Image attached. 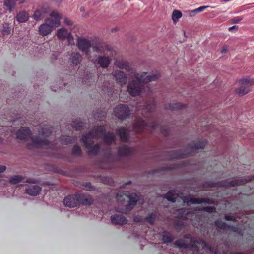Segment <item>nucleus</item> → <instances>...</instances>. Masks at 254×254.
Here are the masks:
<instances>
[{
	"label": "nucleus",
	"mask_w": 254,
	"mask_h": 254,
	"mask_svg": "<svg viewBox=\"0 0 254 254\" xmlns=\"http://www.w3.org/2000/svg\"><path fill=\"white\" fill-rule=\"evenodd\" d=\"M238 29V26H236V25H234V26L229 28V31H231L232 30L237 31Z\"/></svg>",
	"instance_id": "obj_61"
},
{
	"label": "nucleus",
	"mask_w": 254,
	"mask_h": 254,
	"mask_svg": "<svg viewBox=\"0 0 254 254\" xmlns=\"http://www.w3.org/2000/svg\"><path fill=\"white\" fill-rule=\"evenodd\" d=\"M228 51V48H227V47L226 46H224L223 47H222V49L221 50V53L222 54H225Z\"/></svg>",
	"instance_id": "obj_63"
},
{
	"label": "nucleus",
	"mask_w": 254,
	"mask_h": 254,
	"mask_svg": "<svg viewBox=\"0 0 254 254\" xmlns=\"http://www.w3.org/2000/svg\"><path fill=\"white\" fill-rule=\"evenodd\" d=\"M206 144L207 142L205 140L193 141L189 145V148L191 152H193L203 149Z\"/></svg>",
	"instance_id": "obj_22"
},
{
	"label": "nucleus",
	"mask_w": 254,
	"mask_h": 254,
	"mask_svg": "<svg viewBox=\"0 0 254 254\" xmlns=\"http://www.w3.org/2000/svg\"><path fill=\"white\" fill-rule=\"evenodd\" d=\"M183 226V223L181 221L177 222L175 226L176 228H181Z\"/></svg>",
	"instance_id": "obj_57"
},
{
	"label": "nucleus",
	"mask_w": 254,
	"mask_h": 254,
	"mask_svg": "<svg viewBox=\"0 0 254 254\" xmlns=\"http://www.w3.org/2000/svg\"><path fill=\"white\" fill-rule=\"evenodd\" d=\"M111 221L115 225H123L127 223V220L125 216L116 214L111 216Z\"/></svg>",
	"instance_id": "obj_19"
},
{
	"label": "nucleus",
	"mask_w": 254,
	"mask_h": 254,
	"mask_svg": "<svg viewBox=\"0 0 254 254\" xmlns=\"http://www.w3.org/2000/svg\"><path fill=\"white\" fill-rule=\"evenodd\" d=\"M215 225L218 228L223 230H227L230 227V226L228 225L226 223L219 220L215 222Z\"/></svg>",
	"instance_id": "obj_42"
},
{
	"label": "nucleus",
	"mask_w": 254,
	"mask_h": 254,
	"mask_svg": "<svg viewBox=\"0 0 254 254\" xmlns=\"http://www.w3.org/2000/svg\"><path fill=\"white\" fill-rule=\"evenodd\" d=\"M92 50L95 53L100 54H103L104 55L107 54V52L110 51V49L107 46L101 44L92 46Z\"/></svg>",
	"instance_id": "obj_25"
},
{
	"label": "nucleus",
	"mask_w": 254,
	"mask_h": 254,
	"mask_svg": "<svg viewBox=\"0 0 254 254\" xmlns=\"http://www.w3.org/2000/svg\"><path fill=\"white\" fill-rule=\"evenodd\" d=\"M12 30V28L9 26L7 23H5L3 24L2 28L1 29V33L3 35H9Z\"/></svg>",
	"instance_id": "obj_36"
},
{
	"label": "nucleus",
	"mask_w": 254,
	"mask_h": 254,
	"mask_svg": "<svg viewBox=\"0 0 254 254\" xmlns=\"http://www.w3.org/2000/svg\"><path fill=\"white\" fill-rule=\"evenodd\" d=\"M187 13L189 16L190 17L194 16L196 13V9L193 10H189L187 11Z\"/></svg>",
	"instance_id": "obj_51"
},
{
	"label": "nucleus",
	"mask_w": 254,
	"mask_h": 254,
	"mask_svg": "<svg viewBox=\"0 0 254 254\" xmlns=\"http://www.w3.org/2000/svg\"><path fill=\"white\" fill-rule=\"evenodd\" d=\"M228 229H230L231 230L235 232H237L239 234L241 233V231H240L237 227L230 226V227L228 228Z\"/></svg>",
	"instance_id": "obj_55"
},
{
	"label": "nucleus",
	"mask_w": 254,
	"mask_h": 254,
	"mask_svg": "<svg viewBox=\"0 0 254 254\" xmlns=\"http://www.w3.org/2000/svg\"><path fill=\"white\" fill-rule=\"evenodd\" d=\"M41 11L44 12V15L46 16V15L50 11V9L49 7H42V8L40 9Z\"/></svg>",
	"instance_id": "obj_52"
},
{
	"label": "nucleus",
	"mask_w": 254,
	"mask_h": 254,
	"mask_svg": "<svg viewBox=\"0 0 254 254\" xmlns=\"http://www.w3.org/2000/svg\"><path fill=\"white\" fill-rule=\"evenodd\" d=\"M134 221L135 222H141L142 221V218L138 216H135L134 218Z\"/></svg>",
	"instance_id": "obj_64"
},
{
	"label": "nucleus",
	"mask_w": 254,
	"mask_h": 254,
	"mask_svg": "<svg viewBox=\"0 0 254 254\" xmlns=\"http://www.w3.org/2000/svg\"><path fill=\"white\" fill-rule=\"evenodd\" d=\"M182 14L180 11L175 10L173 11L172 15V19L174 22H176L179 19L181 18Z\"/></svg>",
	"instance_id": "obj_39"
},
{
	"label": "nucleus",
	"mask_w": 254,
	"mask_h": 254,
	"mask_svg": "<svg viewBox=\"0 0 254 254\" xmlns=\"http://www.w3.org/2000/svg\"><path fill=\"white\" fill-rule=\"evenodd\" d=\"M134 73H135L134 77L136 79L141 81L143 84L155 81L161 76L160 73L158 72H152L149 75H148L146 72H134Z\"/></svg>",
	"instance_id": "obj_10"
},
{
	"label": "nucleus",
	"mask_w": 254,
	"mask_h": 254,
	"mask_svg": "<svg viewBox=\"0 0 254 254\" xmlns=\"http://www.w3.org/2000/svg\"><path fill=\"white\" fill-rule=\"evenodd\" d=\"M38 129L39 135L44 137L49 136L51 133L50 127L48 125L40 126Z\"/></svg>",
	"instance_id": "obj_26"
},
{
	"label": "nucleus",
	"mask_w": 254,
	"mask_h": 254,
	"mask_svg": "<svg viewBox=\"0 0 254 254\" xmlns=\"http://www.w3.org/2000/svg\"><path fill=\"white\" fill-rule=\"evenodd\" d=\"M32 142L28 145V147L46 148L49 144V142L45 138H41L40 136L31 138Z\"/></svg>",
	"instance_id": "obj_16"
},
{
	"label": "nucleus",
	"mask_w": 254,
	"mask_h": 254,
	"mask_svg": "<svg viewBox=\"0 0 254 254\" xmlns=\"http://www.w3.org/2000/svg\"><path fill=\"white\" fill-rule=\"evenodd\" d=\"M31 134L30 130L27 127H21L16 133L17 138L20 140H26Z\"/></svg>",
	"instance_id": "obj_20"
},
{
	"label": "nucleus",
	"mask_w": 254,
	"mask_h": 254,
	"mask_svg": "<svg viewBox=\"0 0 254 254\" xmlns=\"http://www.w3.org/2000/svg\"><path fill=\"white\" fill-rule=\"evenodd\" d=\"M84 123L78 120H76L73 122L72 127L73 128H75L76 130L80 129L83 126Z\"/></svg>",
	"instance_id": "obj_43"
},
{
	"label": "nucleus",
	"mask_w": 254,
	"mask_h": 254,
	"mask_svg": "<svg viewBox=\"0 0 254 254\" xmlns=\"http://www.w3.org/2000/svg\"><path fill=\"white\" fill-rule=\"evenodd\" d=\"M239 82L241 85L249 88L250 86L254 84V79L244 78L240 79Z\"/></svg>",
	"instance_id": "obj_33"
},
{
	"label": "nucleus",
	"mask_w": 254,
	"mask_h": 254,
	"mask_svg": "<svg viewBox=\"0 0 254 254\" xmlns=\"http://www.w3.org/2000/svg\"><path fill=\"white\" fill-rule=\"evenodd\" d=\"M196 210H204L208 213H211L215 212V208L213 206L205 207L202 208L196 209Z\"/></svg>",
	"instance_id": "obj_46"
},
{
	"label": "nucleus",
	"mask_w": 254,
	"mask_h": 254,
	"mask_svg": "<svg viewBox=\"0 0 254 254\" xmlns=\"http://www.w3.org/2000/svg\"><path fill=\"white\" fill-rule=\"evenodd\" d=\"M52 18H47L45 22L39 27V34L43 36H45L50 34L54 27L59 26L61 24L60 19L61 15L56 11H52L50 14Z\"/></svg>",
	"instance_id": "obj_3"
},
{
	"label": "nucleus",
	"mask_w": 254,
	"mask_h": 254,
	"mask_svg": "<svg viewBox=\"0 0 254 254\" xmlns=\"http://www.w3.org/2000/svg\"><path fill=\"white\" fill-rule=\"evenodd\" d=\"M147 126V125L144 120L138 119L134 123L133 130L136 132H139Z\"/></svg>",
	"instance_id": "obj_24"
},
{
	"label": "nucleus",
	"mask_w": 254,
	"mask_h": 254,
	"mask_svg": "<svg viewBox=\"0 0 254 254\" xmlns=\"http://www.w3.org/2000/svg\"><path fill=\"white\" fill-rule=\"evenodd\" d=\"M225 217L226 220L227 221H235L236 220V218L235 217L231 216H230V215H228L227 214L225 215Z\"/></svg>",
	"instance_id": "obj_53"
},
{
	"label": "nucleus",
	"mask_w": 254,
	"mask_h": 254,
	"mask_svg": "<svg viewBox=\"0 0 254 254\" xmlns=\"http://www.w3.org/2000/svg\"><path fill=\"white\" fill-rule=\"evenodd\" d=\"M45 16L44 12L41 11L40 9L35 10L33 15V18L36 21L42 20Z\"/></svg>",
	"instance_id": "obj_37"
},
{
	"label": "nucleus",
	"mask_w": 254,
	"mask_h": 254,
	"mask_svg": "<svg viewBox=\"0 0 254 254\" xmlns=\"http://www.w3.org/2000/svg\"><path fill=\"white\" fill-rule=\"evenodd\" d=\"M66 39H67L68 45H74L75 44L74 38L71 33H70L69 35H68L67 37H66Z\"/></svg>",
	"instance_id": "obj_48"
},
{
	"label": "nucleus",
	"mask_w": 254,
	"mask_h": 254,
	"mask_svg": "<svg viewBox=\"0 0 254 254\" xmlns=\"http://www.w3.org/2000/svg\"><path fill=\"white\" fill-rule=\"evenodd\" d=\"M77 140L76 137H71L67 136H63L60 138V142L63 144H68L75 142Z\"/></svg>",
	"instance_id": "obj_32"
},
{
	"label": "nucleus",
	"mask_w": 254,
	"mask_h": 254,
	"mask_svg": "<svg viewBox=\"0 0 254 254\" xmlns=\"http://www.w3.org/2000/svg\"><path fill=\"white\" fill-rule=\"evenodd\" d=\"M251 181V179H250L249 176L246 178L242 179H236L230 181L228 183H226L225 181H220L217 182H206L203 184L204 187H222L225 188H229L232 187H235L237 186L243 185L247 183H248Z\"/></svg>",
	"instance_id": "obj_7"
},
{
	"label": "nucleus",
	"mask_w": 254,
	"mask_h": 254,
	"mask_svg": "<svg viewBox=\"0 0 254 254\" xmlns=\"http://www.w3.org/2000/svg\"><path fill=\"white\" fill-rule=\"evenodd\" d=\"M176 215L179 218L182 219H186L187 215L188 214V211L184 208L179 209L176 212Z\"/></svg>",
	"instance_id": "obj_38"
},
{
	"label": "nucleus",
	"mask_w": 254,
	"mask_h": 254,
	"mask_svg": "<svg viewBox=\"0 0 254 254\" xmlns=\"http://www.w3.org/2000/svg\"><path fill=\"white\" fill-rule=\"evenodd\" d=\"M114 65L119 69H125L129 72V76H135L134 72H137L135 69L132 67V66L129 62L123 59H116L114 62Z\"/></svg>",
	"instance_id": "obj_13"
},
{
	"label": "nucleus",
	"mask_w": 254,
	"mask_h": 254,
	"mask_svg": "<svg viewBox=\"0 0 254 254\" xmlns=\"http://www.w3.org/2000/svg\"><path fill=\"white\" fill-rule=\"evenodd\" d=\"M113 56L112 53L110 54L107 53L103 55L95 56L92 59L89 57V59L94 64L98 65L102 68H107L112 62Z\"/></svg>",
	"instance_id": "obj_8"
},
{
	"label": "nucleus",
	"mask_w": 254,
	"mask_h": 254,
	"mask_svg": "<svg viewBox=\"0 0 254 254\" xmlns=\"http://www.w3.org/2000/svg\"><path fill=\"white\" fill-rule=\"evenodd\" d=\"M117 132L120 136V139L122 141H127L129 138V130L125 127H120L117 128Z\"/></svg>",
	"instance_id": "obj_21"
},
{
	"label": "nucleus",
	"mask_w": 254,
	"mask_h": 254,
	"mask_svg": "<svg viewBox=\"0 0 254 254\" xmlns=\"http://www.w3.org/2000/svg\"><path fill=\"white\" fill-rule=\"evenodd\" d=\"M243 19V18H235L232 19L233 23H237Z\"/></svg>",
	"instance_id": "obj_59"
},
{
	"label": "nucleus",
	"mask_w": 254,
	"mask_h": 254,
	"mask_svg": "<svg viewBox=\"0 0 254 254\" xmlns=\"http://www.w3.org/2000/svg\"><path fill=\"white\" fill-rule=\"evenodd\" d=\"M83 189H86V190H90L91 189L90 183H87L85 186H83Z\"/></svg>",
	"instance_id": "obj_60"
},
{
	"label": "nucleus",
	"mask_w": 254,
	"mask_h": 254,
	"mask_svg": "<svg viewBox=\"0 0 254 254\" xmlns=\"http://www.w3.org/2000/svg\"><path fill=\"white\" fill-rule=\"evenodd\" d=\"M184 238L190 240V243H188L185 239H181L176 241L174 245L180 248L190 249L193 254H201L200 248L207 247V244L203 240L200 238H193L190 234L185 235Z\"/></svg>",
	"instance_id": "obj_2"
},
{
	"label": "nucleus",
	"mask_w": 254,
	"mask_h": 254,
	"mask_svg": "<svg viewBox=\"0 0 254 254\" xmlns=\"http://www.w3.org/2000/svg\"><path fill=\"white\" fill-rule=\"evenodd\" d=\"M155 215L153 214H151L146 218V220L151 224H152L155 220Z\"/></svg>",
	"instance_id": "obj_49"
},
{
	"label": "nucleus",
	"mask_w": 254,
	"mask_h": 254,
	"mask_svg": "<svg viewBox=\"0 0 254 254\" xmlns=\"http://www.w3.org/2000/svg\"><path fill=\"white\" fill-rule=\"evenodd\" d=\"M82 59V56L79 53L72 52L70 55L69 60L73 66H76L80 64Z\"/></svg>",
	"instance_id": "obj_18"
},
{
	"label": "nucleus",
	"mask_w": 254,
	"mask_h": 254,
	"mask_svg": "<svg viewBox=\"0 0 254 254\" xmlns=\"http://www.w3.org/2000/svg\"><path fill=\"white\" fill-rule=\"evenodd\" d=\"M29 18V14L25 11L19 12L16 16L17 20L20 23L27 21Z\"/></svg>",
	"instance_id": "obj_29"
},
{
	"label": "nucleus",
	"mask_w": 254,
	"mask_h": 254,
	"mask_svg": "<svg viewBox=\"0 0 254 254\" xmlns=\"http://www.w3.org/2000/svg\"><path fill=\"white\" fill-rule=\"evenodd\" d=\"M112 79L116 83L121 86H125L127 81V74L123 70L120 69L114 70L111 72Z\"/></svg>",
	"instance_id": "obj_12"
},
{
	"label": "nucleus",
	"mask_w": 254,
	"mask_h": 254,
	"mask_svg": "<svg viewBox=\"0 0 254 254\" xmlns=\"http://www.w3.org/2000/svg\"><path fill=\"white\" fill-rule=\"evenodd\" d=\"M114 113L118 119L124 120L129 117L130 110L127 105L120 104L115 108Z\"/></svg>",
	"instance_id": "obj_15"
},
{
	"label": "nucleus",
	"mask_w": 254,
	"mask_h": 254,
	"mask_svg": "<svg viewBox=\"0 0 254 254\" xmlns=\"http://www.w3.org/2000/svg\"><path fill=\"white\" fill-rule=\"evenodd\" d=\"M169 201L175 202L179 198V194L175 190H170L164 197Z\"/></svg>",
	"instance_id": "obj_23"
},
{
	"label": "nucleus",
	"mask_w": 254,
	"mask_h": 254,
	"mask_svg": "<svg viewBox=\"0 0 254 254\" xmlns=\"http://www.w3.org/2000/svg\"><path fill=\"white\" fill-rule=\"evenodd\" d=\"M174 240L172 235L167 231H164L162 233V240L165 244L171 243Z\"/></svg>",
	"instance_id": "obj_30"
},
{
	"label": "nucleus",
	"mask_w": 254,
	"mask_h": 254,
	"mask_svg": "<svg viewBox=\"0 0 254 254\" xmlns=\"http://www.w3.org/2000/svg\"><path fill=\"white\" fill-rule=\"evenodd\" d=\"M70 33L67 29L62 28L57 30L56 35L60 40L63 41L66 39L68 35H69Z\"/></svg>",
	"instance_id": "obj_28"
},
{
	"label": "nucleus",
	"mask_w": 254,
	"mask_h": 254,
	"mask_svg": "<svg viewBox=\"0 0 254 254\" xmlns=\"http://www.w3.org/2000/svg\"><path fill=\"white\" fill-rule=\"evenodd\" d=\"M18 0H3V5L6 6L8 9L11 10L16 4V2Z\"/></svg>",
	"instance_id": "obj_34"
},
{
	"label": "nucleus",
	"mask_w": 254,
	"mask_h": 254,
	"mask_svg": "<svg viewBox=\"0 0 254 254\" xmlns=\"http://www.w3.org/2000/svg\"><path fill=\"white\" fill-rule=\"evenodd\" d=\"M24 182L29 183H38V181L36 179L31 178L29 179H27L26 181H24Z\"/></svg>",
	"instance_id": "obj_54"
},
{
	"label": "nucleus",
	"mask_w": 254,
	"mask_h": 254,
	"mask_svg": "<svg viewBox=\"0 0 254 254\" xmlns=\"http://www.w3.org/2000/svg\"><path fill=\"white\" fill-rule=\"evenodd\" d=\"M106 116V113L104 112H101L100 113L97 112L94 114V118L97 120H102Z\"/></svg>",
	"instance_id": "obj_44"
},
{
	"label": "nucleus",
	"mask_w": 254,
	"mask_h": 254,
	"mask_svg": "<svg viewBox=\"0 0 254 254\" xmlns=\"http://www.w3.org/2000/svg\"><path fill=\"white\" fill-rule=\"evenodd\" d=\"M6 169V166L0 165V173L4 172Z\"/></svg>",
	"instance_id": "obj_62"
},
{
	"label": "nucleus",
	"mask_w": 254,
	"mask_h": 254,
	"mask_svg": "<svg viewBox=\"0 0 254 254\" xmlns=\"http://www.w3.org/2000/svg\"><path fill=\"white\" fill-rule=\"evenodd\" d=\"M41 190V187L38 185H29L25 189V192L29 195L36 196L40 194Z\"/></svg>",
	"instance_id": "obj_17"
},
{
	"label": "nucleus",
	"mask_w": 254,
	"mask_h": 254,
	"mask_svg": "<svg viewBox=\"0 0 254 254\" xmlns=\"http://www.w3.org/2000/svg\"><path fill=\"white\" fill-rule=\"evenodd\" d=\"M129 77L130 79L127 86V92L132 97L140 95L144 92L145 86L143 82L136 79L134 76Z\"/></svg>",
	"instance_id": "obj_6"
},
{
	"label": "nucleus",
	"mask_w": 254,
	"mask_h": 254,
	"mask_svg": "<svg viewBox=\"0 0 254 254\" xmlns=\"http://www.w3.org/2000/svg\"><path fill=\"white\" fill-rule=\"evenodd\" d=\"M168 108L172 110H175L180 109H182L185 107V105L182 104L181 103H175L170 104L169 105Z\"/></svg>",
	"instance_id": "obj_40"
},
{
	"label": "nucleus",
	"mask_w": 254,
	"mask_h": 254,
	"mask_svg": "<svg viewBox=\"0 0 254 254\" xmlns=\"http://www.w3.org/2000/svg\"><path fill=\"white\" fill-rule=\"evenodd\" d=\"M92 199L81 193L68 195L63 200L64 205L69 208H74L81 204L90 205Z\"/></svg>",
	"instance_id": "obj_4"
},
{
	"label": "nucleus",
	"mask_w": 254,
	"mask_h": 254,
	"mask_svg": "<svg viewBox=\"0 0 254 254\" xmlns=\"http://www.w3.org/2000/svg\"><path fill=\"white\" fill-rule=\"evenodd\" d=\"M250 91V90L249 88L242 85L240 87L236 89V92L239 96H243Z\"/></svg>",
	"instance_id": "obj_35"
},
{
	"label": "nucleus",
	"mask_w": 254,
	"mask_h": 254,
	"mask_svg": "<svg viewBox=\"0 0 254 254\" xmlns=\"http://www.w3.org/2000/svg\"><path fill=\"white\" fill-rule=\"evenodd\" d=\"M155 104L153 102L150 105L147 104L146 105V109L149 111H151L155 108Z\"/></svg>",
	"instance_id": "obj_50"
},
{
	"label": "nucleus",
	"mask_w": 254,
	"mask_h": 254,
	"mask_svg": "<svg viewBox=\"0 0 254 254\" xmlns=\"http://www.w3.org/2000/svg\"><path fill=\"white\" fill-rule=\"evenodd\" d=\"M215 225L218 228L223 230H227L230 227V226L228 225L226 223L219 220L215 222Z\"/></svg>",
	"instance_id": "obj_41"
},
{
	"label": "nucleus",
	"mask_w": 254,
	"mask_h": 254,
	"mask_svg": "<svg viewBox=\"0 0 254 254\" xmlns=\"http://www.w3.org/2000/svg\"><path fill=\"white\" fill-rule=\"evenodd\" d=\"M116 198L118 203L121 205H123L125 202L128 201V203L127 204L125 205L126 206L125 211L122 209L116 210L117 211L122 213H126L132 210L136 204V202L138 199L137 195L135 193H131L130 195H127L123 192L118 193Z\"/></svg>",
	"instance_id": "obj_5"
},
{
	"label": "nucleus",
	"mask_w": 254,
	"mask_h": 254,
	"mask_svg": "<svg viewBox=\"0 0 254 254\" xmlns=\"http://www.w3.org/2000/svg\"><path fill=\"white\" fill-rule=\"evenodd\" d=\"M105 131L104 126H100L95 127L88 134L83 136L82 141L84 146L88 150V153L90 155H95L100 149V144L93 145V139L101 136L103 134Z\"/></svg>",
	"instance_id": "obj_1"
},
{
	"label": "nucleus",
	"mask_w": 254,
	"mask_h": 254,
	"mask_svg": "<svg viewBox=\"0 0 254 254\" xmlns=\"http://www.w3.org/2000/svg\"><path fill=\"white\" fill-rule=\"evenodd\" d=\"M78 49L82 52H85L87 55H89L90 49L92 47L91 40L88 37H78L76 40Z\"/></svg>",
	"instance_id": "obj_11"
},
{
	"label": "nucleus",
	"mask_w": 254,
	"mask_h": 254,
	"mask_svg": "<svg viewBox=\"0 0 254 254\" xmlns=\"http://www.w3.org/2000/svg\"><path fill=\"white\" fill-rule=\"evenodd\" d=\"M184 203H186L187 205L192 204H201L208 203L210 204H216L214 201L208 198H197L191 196H187L182 198Z\"/></svg>",
	"instance_id": "obj_14"
},
{
	"label": "nucleus",
	"mask_w": 254,
	"mask_h": 254,
	"mask_svg": "<svg viewBox=\"0 0 254 254\" xmlns=\"http://www.w3.org/2000/svg\"><path fill=\"white\" fill-rule=\"evenodd\" d=\"M72 153L75 156H79L81 154V150L80 147L75 146L72 149Z\"/></svg>",
	"instance_id": "obj_45"
},
{
	"label": "nucleus",
	"mask_w": 254,
	"mask_h": 254,
	"mask_svg": "<svg viewBox=\"0 0 254 254\" xmlns=\"http://www.w3.org/2000/svg\"><path fill=\"white\" fill-rule=\"evenodd\" d=\"M207 247H205L204 248H202V249H205L206 250H209L210 252H212L213 254H220V252L218 250H214L211 247L209 246L207 244Z\"/></svg>",
	"instance_id": "obj_47"
},
{
	"label": "nucleus",
	"mask_w": 254,
	"mask_h": 254,
	"mask_svg": "<svg viewBox=\"0 0 254 254\" xmlns=\"http://www.w3.org/2000/svg\"><path fill=\"white\" fill-rule=\"evenodd\" d=\"M133 149L127 146H122L119 147L117 155L114 154H107L105 158L110 162H114L116 158H123L129 156L133 152Z\"/></svg>",
	"instance_id": "obj_9"
},
{
	"label": "nucleus",
	"mask_w": 254,
	"mask_h": 254,
	"mask_svg": "<svg viewBox=\"0 0 254 254\" xmlns=\"http://www.w3.org/2000/svg\"><path fill=\"white\" fill-rule=\"evenodd\" d=\"M24 178L21 175H13L9 177V182L10 184L15 185L24 182Z\"/></svg>",
	"instance_id": "obj_31"
},
{
	"label": "nucleus",
	"mask_w": 254,
	"mask_h": 254,
	"mask_svg": "<svg viewBox=\"0 0 254 254\" xmlns=\"http://www.w3.org/2000/svg\"><path fill=\"white\" fill-rule=\"evenodd\" d=\"M208 7H209L208 6H202L199 7V8L195 9H196V12L198 13V12H200L202 11L203 10H204V9H205L206 8H207Z\"/></svg>",
	"instance_id": "obj_56"
},
{
	"label": "nucleus",
	"mask_w": 254,
	"mask_h": 254,
	"mask_svg": "<svg viewBox=\"0 0 254 254\" xmlns=\"http://www.w3.org/2000/svg\"><path fill=\"white\" fill-rule=\"evenodd\" d=\"M104 132H105V130ZM103 135V141L106 144L110 145L115 141V135L113 133L108 132L105 134V132H104L101 137Z\"/></svg>",
	"instance_id": "obj_27"
},
{
	"label": "nucleus",
	"mask_w": 254,
	"mask_h": 254,
	"mask_svg": "<svg viewBox=\"0 0 254 254\" xmlns=\"http://www.w3.org/2000/svg\"><path fill=\"white\" fill-rule=\"evenodd\" d=\"M65 23L67 25H72V22L71 20L68 19L67 17H65L64 18Z\"/></svg>",
	"instance_id": "obj_58"
}]
</instances>
